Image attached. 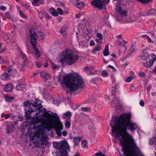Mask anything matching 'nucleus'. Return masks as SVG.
Instances as JSON below:
<instances>
[{"instance_id":"nucleus-57","label":"nucleus","mask_w":156,"mask_h":156,"mask_svg":"<svg viewBox=\"0 0 156 156\" xmlns=\"http://www.w3.org/2000/svg\"><path fill=\"white\" fill-rule=\"evenodd\" d=\"M67 133L66 131H64L62 132V134L63 136H65L67 135Z\"/></svg>"},{"instance_id":"nucleus-25","label":"nucleus","mask_w":156,"mask_h":156,"mask_svg":"<svg viewBox=\"0 0 156 156\" xmlns=\"http://www.w3.org/2000/svg\"><path fill=\"white\" fill-rule=\"evenodd\" d=\"M149 144L151 145L156 144V138L154 137L150 140Z\"/></svg>"},{"instance_id":"nucleus-38","label":"nucleus","mask_w":156,"mask_h":156,"mask_svg":"<svg viewBox=\"0 0 156 156\" xmlns=\"http://www.w3.org/2000/svg\"><path fill=\"white\" fill-rule=\"evenodd\" d=\"M51 68L52 69H56L58 68V66L57 65L53 63H51Z\"/></svg>"},{"instance_id":"nucleus-8","label":"nucleus","mask_w":156,"mask_h":156,"mask_svg":"<svg viewBox=\"0 0 156 156\" xmlns=\"http://www.w3.org/2000/svg\"><path fill=\"white\" fill-rule=\"evenodd\" d=\"M53 147L56 148H59L60 153L64 151V153H66V151H69V146L66 140L58 142H55L53 144Z\"/></svg>"},{"instance_id":"nucleus-5","label":"nucleus","mask_w":156,"mask_h":156,"mask_svg":"<svg viewBox=\"0 0 156 156\" xmlns=\"http://www.w3.org/2000/svg\"><path fill=\"white\" fill-rule=\"evenodd\" d=\"M114 0L117 1L115 6V11L116 14L115 15V17L117 20L120 22L123 20L125 11L123 10L122 8L124 5L122 3V0Z\"/></svg>"},{"instance_id":"nucleus-2","label":"nucleus","mask_w":156,"mask_h":156,"mask_svg":"<svg viewBox=\"0 0 156 156\" xmlns=\"http://www.w3.org/2000/svg\"><path fill=\"white\" fill-rule=\"evenodd\" d=\"M131 118L130 113L121 114L114 123L116 137L120 141L122 148H138L132 136L127 132V128L133 132L137 128L135 123L131 122Z\"/></svg>"},{"instance_id":"nucleus-6","label":"nucleus","mask_w":156,"mask_h":156,"mask_svg":"<svg viewBox=\"0 0 156 156\" xmlns=\"http://www.w3.org/2000/svg\"><path fill=\"white\" fill-rule=\"evenodd\" d=\"M122 149L124 156H144L139 148Z\"/></svg>"},{"instance_id":"nucleus-27","label":"nucleus","mask_w":156,"mask_h":156,"mask_svg":"<svg viewBox=\"0 0 156 156\" xmlns=\"http://www.w3.org/2000/svg\"><path fill=\"white\" fill-rule=\"evenodd\" d=\"M68 28V26L65 25L63 26L60 30V32H63V31L66 32Z\"/></svg>"},{"instance_id":"nucleus-31","label":"nucleus","mask_w":156,"mask_h":156,"mask_svg":"<svg viewBox=\"0 0 156 156\" xmlns=\"http://www.w3.org/2000/svg\"><path fill=\"white\" fill-rule=\"evenodd\" d=\"M138 1L141 2L143 4H146L149 3L152 0H137Z\"/></svg>"},{"instance_id":"nucleus-7","label":"nucleus","mask_w":156,"mask_h":156,"mask_svg":"<svg viewBox=\"0 0 156 156\" xmlns=\"http://www.w3.org/2000/svg\"><path fill=\"white\" fill-rule=\"evenodd\" d=\"M141 55L142 57L148 56L146 58V62L144 63V65L147 67H150L152 66L153 63L156 60V56L154 54L148 55V53L144 50H143Z\"/></svg>"},{"instance_id":"nucleus-9","label":"nucleus","mask_w":156,"mask_h":156,"mask_svg":"<svg viewBox=\"0 0 156 156\" xmlns=\"http://www.w3.org/2000/svg\"><path fill=\"white\" fill-rule=\"evenodd\" d=\"M107 3V0H95L91 2V4L95 7L97 8L100 9L103 8L105 10H106V5Z\"/></svg>"},{"instance_id":"nucleus-46","label":"nucleus","mask_w":156,"mask_h":156,"mask_svg":"<svg viewBox=\"0 0 156 156\" xmlns=\"http://www.w3.org/2000/svg\"><path fill=\"white\" fill-rule=\"evenodd\" d=\"M67 150L66 151V153H64V151H62V152H61L60 153L61 155L60 156H68L67 155Z\"/></svg>"},{"instance_id":"nucleus-51","label":"nucleus","mask_w":156,"mask_h":156,"mask_svg":"<svg viewBox=\"0 0 156 156\" xmlns=\"http://www.w3.org/2000/svg\"><path fill=\"white\" fill-rule=\"evenodd\" d=\"M95 45V43L94 42V41L93 40H91L90 41V46H93Z\"/></svg>"},{"instance_id":"nucleus-39","label":"nucleus","mask_w":156,"mask_h":156,"mask_svg":"<svg viewBox=\"0 0 156 156\" xmlns=\"http://www.w3.org/2000/svg\"><path fill=\"white\" fill-rule=\"evenodd\" d=\"M133 79V77L132 76H130L128 77L126 80V81L128 82H130Z\"/></svg>"},{"instance_id":"nucleus-15","label":"nucleus","mask_w":156,"mask_h":156,"mask_svg":"<svg viewBox=\"0 0 156 156\" xmlns=\"http://www.w3.org/2000/svg\"><path fill=\"white\" fill-rule=\"evenodd\" d=\"M124 15L123 20L127 22H131L133 21L131 18L127 15V12L124 11Z\"/></svg>"},{"instance_id":"nucleus-58","label":"nucleus","mask_w":156,"mask_h":156,"mask_svg":"<svg viewBox=\"0 0 156 156\" xmlns=\"http://www.w3.org/2000/svg\"><path fill=\"white\" fill-rule=\"evenodd\" d=\"M81 16V14L80 13H79L76 15V18L79 19L80 18V16Z\"/></svg>"},{"instance_id":"nucleus-14","label":"nucleus","mask_w":156,"mask_h":156,"mask_svg":"<svg viewBox=\"0 0 156 156\" xmlns=\"http://www.w3.org/2000/svg\"><path fill=\"white\" fill-rule=\"evenodd\" d=\"M14 127V125L12 123L10 125H7L6 127V131L7 133L9 134L12 132Z\"/></svg>"},{"instance_id":"nucleus-13","label":"nucleus","mask_w":156,"mask_h":156,"mask_svg":"<svg viewBox=\"0 0 156 156\" xmlns=\"http://www.w3.org/2000/svg\"><path fill=\"white\" fill-rule=\"evenodd\" d=\"M84 70L86 72L87 74L88 75L93 74L94 73V69L93 68L86 67L84 69Z\"/></svg>"},{"instance_id":"nucleus-16","label":"nucleus","mask_w":156,"mask_h":156,"mask_svg":"<svg viewBox=\"0 0 156 156\" xmlns=\"http://www.w3.org/2000/svg\"><path fill=\"white\" fill-rule=\"evenodd\" d=\"M72 116V113L69 111L67 112L63 115L64 119L70 120V118Z\"/></svg>"},{"instance_id":"nucleus-61","label":"nucleus","mask_w":156,"mask_h":156,"mask_svg":"<svg viewBox=\"0 0 156 156\" xmlns=\"http://www.w3.org/2000/svg\"><path fill=\"white\" fill-rule=\"evenodd\" d=\"M36 65L38 67H40L41 65V64L40 63H36Z\"/></svg>"},{"instance_id":"nucleus-47","label":"nucleus","mask_w":156,"mask_h":156,"mask_svg":"<svg viewBox=\"0 0 156 156\" xmlns=\"http://www.w3.org/2000/svg\"><path fill=\"white\" fill-rule=\"evenodd\" d=\"M5 16H6L7 18L8 19H10L11 18L10 15V14L9 12H6L5 13Z\"/></svg>"},{"instance_id":"nucleus-55","label":"nucleus","mask_w":156,"mask_h":156,"mask_svg":"<svg viewBox=\"0 0 156 156\" xmlns=\"http://www.w3.org/2000/svg\"><path fill=\"white\" fill-rule=\"evenodd\" d=\"M55 43L58 44H60L62 43V41L60 40H58L55 42Z\"/></svg>"},{"instance_id":"nucleus-1","label":"nucleus","mask_w":156,"mask_h":156,"mask_svg":"<svg viewBox=\"0 0 156 156\" xmlns=\"http://www.w3.org/2000/svg\"><path fill=\"white\" fill-rule=\"evenodd\" d=\"M35 101L28 100L24 102L25 117L27 119H30V113L36 112L34 117L32 118L30 123L31 126L40 124L34 127L36 131L35 137L40 139L42 145H46L48 141V136L45 134L46 131L55 128L56 134L60 136L61 131L63 129V125L56 113H53L49 110L46 111L43 108L41 100L36 99Z\"/></svg>"},{"instance_id":"nucleus-22","label":"nucleus","mask_w":156,"mask_h":156,"mask_svg":"<svg viewBox=\"0 0 156 156\" xmlns=\"http://www.w3.org/2000/svg\"><path fill=\"white\" fill-rule=\"evenodd\" d=\"M50 12L51 14L53 16H57L58 14L55 9L53 8H51L50 9Z\"/></svg>"},{"instance_id":"nucleus-32","label":"nucleus","mask_w":156,"mask_h":156,"mask_svg":"<svg viewBox=\"0 0 156 156\" xmlns=\"http://www.w3.org/2000/svg\"><path fill=\"white\" fill-rule=\"evenodd\" d=\"M90 108L87 107L82 108H81V110L82 111L85 112L89 111H90Z\"/></svg>"},{"instance_id":"nucleus-30","label":"nucleus","mask_w":156,"mask_h":156,"mask_svg":"<svg viewBox=\"0 0 156 156\" xmlns=\"http://www.w3.org/2000/svg\"><path fill=\"white\" fill-rule=\"evenodd\" d=\"M101 75L103 77H106L107 76V71L105 70H102L101 73Z\"/></svg>"},{"instance_id":"nucleus-29","label":"nucleus","mask_w":156,"mask_h":156,"mask_svg":"<svg viewBox=\"0 0 156 156\" xmlns=\"http://www.w3.org/2000/svg\"><path fill=\"white\" fill-rule=\"evenodd\" d=\"M14 98L12 97L7 96L5 97V100L8 102H9L13 100Z\"/></svg>"},{"instance_id":"nucleus-45","label":"nucleus","mask_w":156,"mask_h":156,"mask_svg":"<svg viewBox=\"0 0 156 156\" xmlns=\"http://www.w3.org/2000/svg\"><path fill=\"white\" fill-rule=\"evenodd\" d=\"M97 36L99 38V39H102V35L100 33L97 34Z\"/></svg>"},{"instance_id":"nucleus-34","label":"nucleus","mask_w":156,"mask_h":156,"mask_svg":"<svg viewBox=\"0 0 156 156\" xmlns=\"http://www.w3.org/2000/svg\"><path fill=\"white\" fill-rule=\"evenodd\" d=\"M52 101L53 102V103L55 104H57L60 101V99L58 98H56V99H54L53 98L52 99Z\"/></svg>"},{"instance_id":"nucleus-63","label":"nucleus","mask_w":156,"mask_h":156,"mask_svg":"<svg viewBox=\"0 0 156 156\" xmlns=\"http://www.w3.org/2000/svg\"><path fill=\"white\" fill-rule=\"evenodd\" d=\"M111 56L112 57H114V58H116L117 57L115 55V54H112L111 55Z\"/></svg>"},{"instance_id":"nucleus-26","label":"nucleus","mask_w":156,"mask_h":156,"mask_svg":"<svg viewBox=\"0 0 156 156\" xmlns=\"http://www.w3.org/2000/svg\"><path fill=\"white\" fill-rule=\"evenodd\" d=\"M142 37L145 38L147 39L148 42L149 43H153V41L148 36L146 35H143L142 36Z\"/></svg>"},{"instance_id":"nucleus-18","label":"nucleus","mask_w":156,"mask_h":156,"mask_svg":"<svg viewBox=\"0 0 156 156\" xmlns=\"http://www.w3.org/2000/svg\"><path fill=\"white\" fill-rule=\"evenodd\" d=\"M82 139L81 137H75L73 138V141L75 146H77L80 143V140Z\"/></svg>"},{"instance_id":"nucleus-50","label":"nucleus","mask_w":156,"mask_h":156,"mask_svg":"<svg viewBox=\"0 0 156 156\" xmlns=\"http://www.w3.org/2000/svg\"><path fill=\"white\" fill-rule=\"evenodd\" d=\"M140 105L142 106H143L144 105V103L143 100H140Z\"/></svg>"},{"instance_id":"nucleus-52","label":"nucleus","mask_w":156,"mask_h":156,"mask_svg":"<svg viewBox=\"0 0 156 156\" xmlns=\"http://www.w3.org/2000/svg\"><path fill=\"white\" fill-rule=\"evenodd\" d=\"M114 101L116 105H117V104H118L119 102V100H118V98H116V99H115V100Z\"/></svg>"},{"instance_id":"nucleus-56","label":"nucleus","mask_w":156,"mask_h":156,"mask_svg":"<svg viewBox=\"0 0 156 156\" xmlns=\"http://www.w3.org/2000/svg\"><path fill=\"white\" fill-rule=\"evenodd\" d=\"M136 48L135 47V44H132L130 48L133 49Z\"/></svg>"},{"instance_id":"nucleus-43","label":"nucleus","mask_w":156,"mask_h":156,"mask_svg":"<svg viewBox=\"0 0 156 156\" xmlns=\"http://www.w3.org/2000/svg\"><path fill=\"white\" fill-rule=\"evenodd\" d=\"M95 155L96 156H106L101 152L97 153L95 154Z\"/></svg>"},{"instance_id":"nucleus-44","label":"nucleus","mask_w":156,"mask_h":156,"mask_svg":"<svg viewBox=\"0 0 156 156\" xmlns=\"http://www.w3.org/2000/svg\"><path fill=\"white\" fill-rule=\"evenodd\" d=\"M43 14L44 13L42 12H39V17L41 19H42V18L44 17Z\"/></svg>"},{"instance_id":"nucleus-49","label":"nucleus","mask_w":156,"mask_h":156,"mask_svg":"<svg viewBox=\"0 0 156 156\" xmlns=\"http://www.w3.org/2000/svg\"><path fill=\"white\" fill-rule=\"evenodd\" d=\"M6 8L4 6H0V9L3 11H5L6 9Z\"/></svg>"},{"instance_id":"nucleus-64","label":"nucleus","mask_w":156,"mask_h":156,"mask_svg":"<svg viewBox=\"0 0 156 156\" xmlns=\"http://www.w3.org/2000/svg\"><path fill=\"white\" fill-rule=\"evenodd\" d=\"M21 54L22 57L24 59L25 58V55L24 54L22 53H21Z\"/></svg>"},{"instance_id":"nucleus-28","label":"nucleus","mask_w":156,"mask_h":156,"mask_svg":"<svg viewBox=\"0 0 156 156\" xmlns=\"http://www.w3.org/2000/svg\"><path fill=\"white\" fill-rule=\"evenodd\" d=\"M81 146L83 147H87V142L86 140H83L81 141Z\"/></svg>"},{"instance_id":"nucleus-62","label":"nucleus","mask_w":156,"mask_h":156,"mask_svg":"<svg viewBox=\"0 0 156 156\" xmlns=\"http://www.w3.org/2000/svg\"><path fill=\"white\" fill-rule=\"evenodd\" d=\"M5 119H6L8 118H9V115L8 114H6L5 115Z\"/></svg>"},{"instance_id":"nucleus-35","label":"nucleus","mask_w":156,"mask_h":156,"mask_svg":"<svg viewBox=\"0 0 156 156\" xmlns=\"http://www.w3.org/2000/svg\"><path fill=\"white\" fill-rule=\"evenodd\" d=\"M70 124L71 123L70 120H68V121H67V122H66L65 123L66 127L68 128H69L70 127Z\"/></svg>"},{"instance_id":"nucleus-17","label":"nucleus","mask_w":156,"mask_h":156,"mask_svg":"<svg viewBox=\"0 0 156 156\" xmlns=\"http://www.w3.org/2000/svg\"><path fill=\"white\" fill-rule=\"evenodd\" d=\"M12 89L13 87L12 84L11 83L7 84L4 88L5 91L7 92L10 91Z\"/></svg>"},{"instance_id":"nucleus-3","label":"nucleus","mask_w":156,"mask_h":156,"mask_svg":"<svg viewBox=\"0 0 156 156\" xmlns=\"http://www.w3.org/2000/svg\"><path fill=\"white\" fill-rule=\"evenodd\" d=\"M63 80L66 86L71 92L81 89L84 86L82 78L78 74L66 75L63 77Z\"/></svg>"},{"instance_id":"nucleus-4","label":"nucleus","mask_w":156,"mask_h":156,"mask_svg":"<svg viewBox=\"0 0 156 156\" xmlns=\"http://www.w3.org/2000/svg\"><path fill=\"white\" fill-rule=\"evenodd\" d=\"M77 56L70 49H66L60 54L59 56V62L62 64L72 65L78 59Z\"/></svg>"},{"instance_id":"nucleus-11","label":"nucleus","mask_w":156,"mask_h":156,"mask_svg":"<svg viewBox=\"0 0 156 156\" xmlns=\"http://www.w3.org/2000/svg\"><path fill=\"white\" fill-rule=\"evenodd\" d=\"M116 43L119 45L122 46L123 48H127V47H126V44L127 42L123 39L121 35H119L116 36Z\"/></svg>"},{"instance_id":"nucleus-37","label":"nucleus","mask_w":156,"mask_h":156,"mask_svg":"<svg viewBox=\"0 0 156 156\" xmlns=\"http://www.w3.org/2000/svg\"><path fill=\"white\" fill-rule=\"evenodd\" d=\"M19 14L20 16L23 18H26V16L21 11L19 10Z\"/></svg>"},{"instance_id":"nucleus-60","label":"nucleus","mask_w":156,"mask_h":156,"mask_svg":"<svg viewBox=\"0 0 156 156\" xmlns=\"http://www.w3.org/2000/svg\"><path fill=\"white\" fill-rule=\"evenodd\" d=\"M152 72L156 74V66H155L154 68L152 70Z\"/></svg>"},{"instance_id":"nucleus-53","label":"nucleus","mask_w":156,"mask_h":156,"mask_svg":"<svg viewBox=\"0 0 156 156\" xmlns=\"http://www.w3.org/2000/svg\"><path fill=\"white\" fill-rule=\"evenodd\" d=\"M43 16H44V17H46V18H49V19L50 18V17H49V15L48 14H47L45 13H44Z\"/></svg>"},{"instance_id":"nucleus-41","label":"nucleus","mask_w":156,"mask_h":156,"mask_svg":"<svg viewBox=\"0 0 156 156\" xmlns=\"http://www.w3.org/2000/svg\"><path fill=\"white\" fill-rule=\"evenodd\" d=\"M139 75L141 77H144L146 75V74L144 72H140L139 73Z\"/></svg>"},{"instance_id":"nucleus-59","label":"nucleus","mask_w":156,"mask_h":156,"mask_svg":"<svg viewBox=\"0 0 156 156\" xmlns=\"http://www.w3.org/2000/svg\"><path fill=\"white\" fill-rule=\"evenodd\" d=\"M18 119L17 120L18 121H22L23 119V118L22 117H18Z\"/></svg>"},{"instance_id":"nucleus-19","label":"nucleus","mask_w":156,"mask_h":156,"mask_svg":"<svg viewBox=\"0 0 156 156\" xmlns=\"http://www.w3.org/2000/svg\"><path fill=\"white\" fill-rule=\"evenodd\" d=\"M42 0H33L32 3L35 6H38L43 3Z\"/></svg>"},{"instance_id":"nucleus-48","label":"nucleus","mask_w":156,"mask_h":156,"mask_svg":"<svg viewBox=\"0 0 156 156\" xmlns=\"http://www.w3.org/2000/svg\"><path fill=\"white\" fill-rule=\"evenodd\" d=\"M103 55L105 56H106L107 55V49H104V50H103Z\"/></svg>"},{"instance_id":"nucleus-42","label":"nucleus","mask_w":156,"mask_h":156,"mask_svg":"<svg viewBox=\"0 0 156 156\" xmlns=\"http://www.w3.org/2000/svg\"><path fill=\"white\" fill-rule=\"evenodd\" d=\"M108 67L111 68L113 72L116 71V69L113 66H112L111 65H108Z\"/></svg>"},{"instance_id":"nucleus-12","label":"nucleus","mask_w":156,"mask_h":156,"mask_svg":"<svg viewBox=\"0 0 156 156\" xmlns=\"http://www.w3.org/2000/svg\"><path fill=\"white\" fill-rule=\"evenodd\" d=\"M40 75L45 80H47L50 78L49 74L46 72L42 71L40 72Z\"/></svg>"},{"instance_id":"nucleus-33","label":"nucleus","mask_w":156,"mask_h":156,"mask_svg":"<svg viewBox=\"0 0 156 156\" xmlns=\"http://www.w3.org/2000/svg\"><path fill=\"white\" fill-rule=\"evenodd\" d=\"M34 52L35 53V55L36 56L39 57L40 56V52L38 50V49H34Z\"/></svg>"},{"instance_id":"nucleus-10","label":"nucleus","mask_w":156,"mask_h":156,"mask_svg":"<svg viewBox=\"0 0 156 156\" xmlns=\"http://www.w3.org/2000/svg\"><path fill=\"white\" fill-rule=\"evenodd\" d=\"M30 34L31 42L34 49H37L36 47V43L38 39V36L34 31V29L30 30Z\"/></svg>"},{"instance_id":"nucleus-20","label":"nucleus","mask_w":156,"mask_h":156,"mask_svg":"<svg viewBox=\"0 0 156 156\" xmlns=\"http://www.w3.org/2000/svg\"><path fill=\"white\" fill-rule=\"evenodd\" d=\"M9 75L7 73H5L1 76V78L3 80H7L9 78Z\"/></svg>"},{"instance_id":"nucleus-21","label":"nucleus","mask_w":156,"mask_h":156,"mask_svg":"<svg viewBox=\"0 0 156 156\" xmlns=\"http://www.w3.org/2000/svg\"><path fill=\"white\" fill-rule=\"evenodd\" d=\"M25 87L24 85L19 84L16 86V89L18 90H23L24 89Z\"/></svg>"},{"instance_id":"nucleus-23","label":"nucleus","mask_w":156,"mask_h":156,"mask_svg":"<svg viewBox=\"0 0 156 156\" xmlns=\"http://www.w3.org/2000/svg\"><path fill=\"white\" fill-rule=\"evenodd\" d=\"M38 34V37L39 39L41 40H43L45 37L44 34L41 32H39Z\"/></svg>"},{"instance_id":"nucleus-54","label":"nucleus","mask_w":156,"mask_h":156,"mask_svg":"<svg viewBox=\"0 0 156 156\" xmlns=\"http://www.w3.org/2000/svg\"><path fill=\"white\" fill-rule=\"evenodd\" d=\"M60 33L62 34L64 37H66V32L63 31V32H60Z\"/></svg>"},{"instance_id":"nucleus-24","label":"nucleus","mask_w":156,"mask_h":156,"mask_svg":"<svg viewBox=\"0 0 156 156\" xmlns=\"http://www.w3.org/2000/svg\"><path fill=\"white\" fill-rule=\"evenodd\" d=\"M78 0H76V1L77 3L75 5V6L78 9H81L82 8L83 5V3L82 2H80L78 3Z\"/></svg>"},{"instance_id":"nucleus-40","label":"nucleus","mask_w":156,"mask_h":156,"mask_svg":"<svg viewBox=\"0 0 156 156\" xmlns=\"http://www.w3.org/2000/svg\"><path fill=\"white\" fill-rule=\"evenodd\" d=\"M57 11L58 13L60 15H62L63 14V11L62 9L60 8H58L57 9Z\"/></svg>"},{"instance_id":"nucleus-36","label":"nucleus","mask_w":156,"mask_h":156,"mask_svg":"<svg viewBox=\"0 0 156 156\" xmlns=\"http://www.w3.org/2000/svg\"><path fill=\"white\" fill-rule=\"evenodd\" d=\"M12 72V69L10 68H7L5 70V73L7 74H9V75L10 74V73Z\"/></svg>"}]
</instances>
